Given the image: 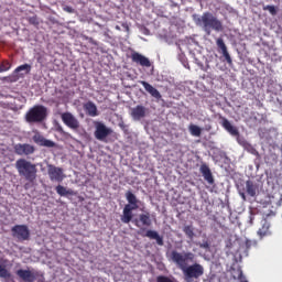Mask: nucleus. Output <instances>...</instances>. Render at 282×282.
<instances>
[{"label":"nucleus","mask_w":282,"mask_h":282,"mask_svg":"<svg viewBox=\"0 0 282 282\" xmlns=\"http://www.w3.org/2000/svg\"><path fill=\"white\" fill-rule=\"evenodd\" d=\"M17 155H32L36 148L30 143H18L13 147Z\"/></svg>","instance_id":"9b49d317"},{"label":"nucleus","mask_w":282,"mask_h":282,"mask_svg":"<svg viewBox=\"0 0 282 282\" xmlns=\"http://www.w3.org/2000/svg\"><path fill=\"white\" fill-rule=\"evenodd\" d=\"M113 133V130L111 128H108L105 123L100 121L95 122V132L94 135L96 140H99V142H105L109 135Z\"/></svg>","instance_id":"423d86ee"},{"label":"nucleus","mask_w":282,"mask_h":282,"mask_svg":"<svg viewBox=\"0 0 282 282\" xmlns=\"http://www.w3.org/2000/svg\"><path fill=\"white\" fill-rule=\"evenodd\" d=\"M140 85H142V87H144L145 91H148V94H150L152 96V98H156V100H160V98H162L160 90H158V88L153 87L148 82L141 80Z\"/></svg>","instance_id":"f3484780"},{"label":"nucleus","mask_w":282,"mask_h":282,"mask_svg":"<svg viewBox=\"0 0 282 282\" xmlns=\"http://www.w3.org/2000/svg\"><path fill=\"white\" fill-rule=\"evenodd\" d=\"M119 128L121 131H123V133H126V135H129V126H127L123 121L119 123Z\"/></svg>","instance_id":"72a5a7b5"},{"label":"nucleus","mask_w":282,"mask_h":282,"mask_svg":"<svg viewBox=\"0 0 282 282\" xmlns=\"http://www.w3.org/2000/svg\"><path fill=\"white\" fill-rule=\"evenodd\" d=\"M263 10L270 12L272 17H276V13H278L276 7L267 4L263 7Z\"/></svg>","instance_id":"7c9ffc66"},{"label":"nucleus","mask_w":282,"mask_h":282,"mask_svg":"<svg viewBox=\"0 0 282 282\" xmlns=\"http://www.w3.org/2000/svg\"><path fill=\"white\" fill-rule=\"evenodd\" d=\"M238 280L240 282H248V280L243 276V271L239 270Z\"/></svg>","instance_id":"e433bc0d"},{"label":"nucleus","mask_w":282,"mask_h":282,"mask_svg":"<svg viewBox=\"0 0 282 282\" xmlns=\"http://www.w3.org/2000/svg\"><path fill=\"white\" fill-rule=\"evenodd\" d=\"M55 191L57 195H61V197H67V195H74V192L72 189H67V187L63 185H57L55 187Z\"/></svg>","instance_id":"393cba45"},{"label":"nucleus","mask_w":282,"mask_h":282,"mask_svg":"<svg viewBox=\"0 0 282 282\" xmlns=\"http://www.w3.org/2000/svg\"><path fill=\"white\" fill-rule=\"evenodd\" d=\"M12 273H10L7 269L6 265L0 264V279H11Z\"/></svg>","instance_id":"cd10ccee"},{"label":"nucleus","mask_w":282,"mask_h":282,"mask_svg":"<svg viewBox=\"0 0 282 282\" xmlns=\"http://www.w3.org/2000/svg\"><path fill=\"white\" fill-rule=\"evenodd\" d=\"M29 23L31 25H39V18L36 15L29 18Z\"/></svg>","instance_id":"c9c22d12"},{"label":"nucleus","mask_w":282,"mask_h":282,"mask_svg":"<svg viewBox=\"0 0 282 282\" xmlns=\"http://www.w3.org/2000/svg\"><path fill=\"white\" fill-rule=\"evenodd\" d=\"M149 109L142 105H138L134 108H131L130 116L134 120H142L143 118H147V112Z\"/></svg>","instance_id":"4468645a"},{"label":"nucleus","mask_w":282,"mask_h":282,"mask_svg":"<svg viewBox=\"0 0 282 282\" xmlns=\"http://www.w3.org/2000/svg\"><path fill=\"white\" fill-rule=\"evenodd\" d=\"M156 282H177L174 278H170L166 275H159L156 276Z\"/></svg>","instance_id":"473e14b6"},{"label":"nucleus","mask_w":282,"mask_h":282,"mask_svg":"<svg viewBox=\"0 0 282 282\" xmlns=\"http://www.w3.org/2000/svg\"><path fill=\"white\" fill-rule=\"evenodd\" d=\"M239 195H240V197L243 199V202H246V193L239 192Z\"/></svg>","instance_id":"58836bf2"},{"label":"nucleus","mask_w":282,"mask_h":282,"mask_svg":"<svg viewBox=\"0 0 282 282\" xmlns=\"http://www.w3.org/2000/svg\"><path fill=\"white\" fill-rule=\"evenodd\" d=\"M132 224H134L137 228H141V230H144V228H150V226L153 224V220H151V213L144 212L143 214H140L138 218L132 220Z\"/></svg>","instance_id":"1a4fd4ad"},{"label":"nucleus","mask_w":282,"mask_h":282,"mask_svg":"<svg viewBox=\"0 0 282 282\" xmlns=\"http://www.w3.org/2000/svg\"><path fill=\"white\" fill-rule=\"evenodd\" d=\"M122 28H124L126 30H129V24L122 23Z\"/></svg>","instance_id":"ea45409f"},{"label":"nucleus","mask_w":282,"mask_h":282,"mask_svg":"<svg viewBox=\"0 0 282 282\" xmlns=\"http://www.w3.org/2000/svg\"><path fill=\"white\" fill-rule=\"evenodd\" d=\"M13 237L21 241H28L30 239V228L26 225H15L11 228Z\"/></svg>","instance_id":"9d476101"},{"label":"nucleus","mask_w":282,"mask_h":282,"mask_svg":"<svg viewBox=\"0 0 282 282\" xmlns=\"http://www.w3.org/2000/svg\"><path fill=\"white\" fill-rule=\"evenodd\" d=\"M15 169L20 177H24L26 182H30L31 184L36 182V177L39 173V169L36 167V164L25 159H19L15 162Z\"/></svg>","instance_id":"7ed1b4c3"},{"label":"nucleus","mask_w":282,"mask_h":282,"mask_svg":"<svg viewBox=\"0 0 282 282\" xmlns=\"http://www.w3.org/2000/svg\"><path fill=\"white\" fill-rule=\"evenodd\" d=\"M47 174L51 182H57L58 184H61V182L65 180V172L63 171V169L52 164L47 165Z\"/></svg>","instance_id":"0eeeda50"},{"label":"nucleus","mask_w":282,"mask_h":282,"mask_svg":"<svg viewBox=\"0 0 282 282\" xmlns=\"http://www.w3.org/2000/svg\"><path fill=\"white\" fill-rule=\"evenodd\" d=\"M258 235L261 239H263V237L272 235V232L270 231V223H268V220H263L262 227L258 230Z\"/></svg>","instance_id":"4be33fe9"},{"label":"nucleus","mask_w":282,"mask_h":282,"mask_svg":"<svg viewBox=\"0 0 282 282\" xmlns=\"http://www.w3.org/2000/svg\"><path fill=\"white\" fill-rule=\"evenodd\" d=\"M126 199L128 204L123 207V216L121 217V221L123 224H130L133 219V210H138L140 208V200L132 192L128 191L126 193Z\"/></svg>","instance_id":"20e7f679"},{"label":"nucleus","mask_w":282,"mask_h":282,"mask_svg":"<svg viewBox=\"0 0 282 282\" xmlns=\"http://www.w3.org/2000/svg\"><path fill=\"white\" fill-rule=\"evenodd\" d=\"M199 172L202 173L205 182L209 183L210 185L215 184V177H213V172L206 163H203L200 165Z\"/></svg>","instance_id":"dca6fc26"},{"label":"nucleus","mask_w":282,"mask_h":282,"mask_svg":"<svg viewBox=\"0 0 282 282\" xmlns=\"http://www.w3.org/2000/svg\"><path fill=\"white\" fill-rule=\"evenodd\" d=\"M19 72H25V74H30V72H32V66L30 64L20 65L14 69V74H19Z\"/></svg>","instance_id":"bb28decb"},{"label":"nucleus","mask_w":282,"mask_h":282,"mask_svg":"<svg viewBox=\"0 0 282 282\" xmlns=\"http://www.w3.org/2000/svg\"><path fill=\"white\" fill-rule=\"evenodd\" d=\"M116 30H120V26L117 25V26H116Z\"/></svg>","instance_id":"a19ab883"},{"label":"nucleus","mask_w":282,"mask_h":282,"mask_svg":"<svg viewBox=\"0 0 282 282\" xmlns=\"http://www.w3.org/2000/svg\"><path fill=\"white\" fill-rule=\"evenodd\" d=\"M194 21L198 28H202L207 36H210L213 30L215 32H221L224 24L210 12H204L203 17L195 18Z\"/></svg>","instance_id":"f03ea898"},{"label":"nucleus","mask_w":282,"mask_h":282,"mask_svg":"<svg viewBox=\"0 0 282 282\" xmlns=\"http://www.w3.org/2000/svg\"><path fill=\"white\" fill-rule=\"evenodd\" d=\"M191 135H194L195 138H199L202 135V128L195 124H189L188 127Z\"/></svg>","instance_id":"a878e982"},{"label":"nucleus","mask_w":282,"mask_h":282,"mask_svg":"<svg viewBox=\"0 0 282 282\" xmlns=\"http://www.w3.org/2000/svg\"><path fill=\"white\" fill-rule=\"evenodd\" d=\"M7 262H8V260H4V261H3V263H7Z\"/></svg>","instance_id":"79ce46f5"},{"label":"nucleus","mask_w":282,"mask_h":282,"mask_svg":"<svg viewBox=\"0 0 282 282\" xmlns=\"http://www.w3.org/2000/svg\"><path fill=\"white\" fill-rule=\"evenodd\" d=\"M61 119L68 129H72L73 131H78V129H80V121H78L72 112H63Z\"/></svg>","instance_id":"6e6552de"},{"label":"nucleus","mask_w":282,"mask_h":282,"mask_svg":"<svg viewBox=\"0 0 282 282\" xmlns=\"http://www.w3.org/2000/svg\"><path fill=\"white\" fill-rule=\"evenodd\" d=\"M10 67H12V64H10V62H8V61H3L0 64V74H3V72H8L10 69Z\"/></svg>","instance_id":"2f4dec72"},{"label":"nucleus","mask_w":282,"mask_h":282,"mask_svg":"<svg viewBox=\"0 0 282 282\" xmlns=\"http://www.w3.org/2000/svg\"><path fill=\"white\" fill-rule=\"evenodd\" d=\"M171 259L173 263L183 272L184 281L198 282L204 276V265L195 262V253L193 252H178L177 250L171 251ZM188 263H193L189 264Z\"/></svg>","instance_id":"f257e3e1"},{"label":"nucleus","mask_w":282,"mask_h":282,"mask_svg":"<svg viewBox=\"0 0 282 282\" xmlns=\"http://www.w3.org/2000/svg\"><path fill=\"white\" fill-rule=\"evenodd\" d=\"M130 58L132 63H135V65H140L141 67H151V59L138 52H132Z\"/></svg>","instance_id":"f8f14e48"},{"label":"nucleus","mask_w":282,"mask_h":282,"mask_svg":"<svg viewBox=\"0 0 282 282\" xmlns=\"http://www.w3.org/2000/svg\"><path fill=\"white\" fill-rule=\"evenodd\" d=\"M84 110L86 111L87 116L90 118H96L98 116V107L93 101H88L84 105Z\"/></svg>","instance_id":"6ab92c4d"},{"label":"nucleus","mask_w":282,"mask_h":282,"mask_svg":"<svg viewBox=\"0 0 282 282\" xmlns=\"http://www.w3.org/2000/svg\"><path fill=\"white\" fill-rule=\"evenodd\" d=\"M245 250L248 252L251 248H257V240L246 239L243 245Z\"/></svg>","instance_id":"c85d7f7f"},{"label":"nucleus","mask_w":282,"mask_h":282,"mask_svg":"<svg viewBox=\"0 0 282 282\" xmlns=\"http://www.w3.org/2000/svg\"><path fill=\"white\" fill-rule=\"evenodd\" d=\"M33 142L39 144V147H46L47 149H54V147H56L54 141L45 139V137L41 135L40 133H36L33 137Z\"/></svg>","instance_id":"2eb2a0df"},{"label":"nucleus","mask_w":282,"mask_h":282,"mask_svg":"<svg viewBox=\"0 0 282 282\" xmlns=\"http://www.w3.org/2000/svg\"><path fill=\"white\" fill-rule=\"evenodd\" d=\"M216 45L220 54H223L226 63H228L229 65H232V57H230V53H228V46H226V42H224V39L218 37L216 40Z\"/></svg>","instance_id":"ddd939ff"},{"label":"nucleus","mask_w":282,"mask_h":282,"mask_svg":"<svg viewBox=\"0 0 282 282\" xmlns=\"http://www.w3.org/2000/svg\"><path fill=\"white\" fill-rule=\"evenodd\" d=\"M17 275L22 279V281L24 282H33L36 281V275L30 271V270H23V269H19L17 271Z\"/></svg>","instance_id":"a211bd4d"},{"label":"nucleus","mask_w":282,"mask_h":282,"mask_svg":"<svg viewBox=\"0 0 282 282\" xmlns=\"http://www.w3.org/2000/svg\"><path fill=\"white\" fill-rule=\"evenodd\" d=\"M242 147L247 153H250L251 155H254L256 158H261V154H259V151L254 149V147L247 141L242 143Z\"/></svg>","instance_id":"b1692460"},{"label":"nucleus","mask_w":282,"mask_h":282,"mask_svg":"<svg viewBox=\"0 0 282 282\" xmlns=\"http://www.w3.org/2000/svg\"><path fill=\"white\" fill-rule=\"evenodd\" d=\"M47 118V108L43 105H35L29 109L24 116L25 122L29 124H39Z\"/></svg>","instance_id":"39448f33"},{"label":"nucleus","mask_w":282,"mask_h":282,"mask_svg":"<svg viewBox=\"0 0 282 282\" xmlns=\"http://www.w3.org/2000/svg\"><path fill=\"white\" fill-rule=\"evenodd\" d=\"M224 129L226 131H228V133H230V135H239V129H237V127L232 126V123L229 122L228 119L223 118V122H221Z\"/></svg>","instance_id":"412c9836"},{"label":"nucleus","mask_w":282,"mask_h":282,"mask_svg":"<svg viewBox=\"0 0 282 282\" xmlns=\"http://www.w3.org/2000/svg\"><path fill=\"white\" fill-rule=\"evenodd\" d=\"M183 232H185L188 239H193V237H195V231H193V226H185L183 228Z\"/></svg>","instance_id":"c756f323"},{"label":"nucleus","mask_w":282,"mask_h":282,"mask_svg":"<svg viewBox=\"0 0 282 282\" xmlns=\"http://www.w3.org/2000/svg\"><path fill=\"white\" fill-rule=\"evenodd\" d=\"M64 12H68V14H74V8H72L69 6H65L64 7Z\"/></svg>","instance_id":"4c0bfd02"},{"label":"nucleus","mask_w":282,"mask_h":282,"mask_svg":"<svg viewBox=\"0 0 282 282\" xmlns=\"http://www.w3.org/2000/svg\"><path fill=\"white\" fill-rule=\"evenodd\" d=\"M143 237H148V239L156 240L158 246H164V238L158 234L155 230L149 229Z\"/></svg>","instance_id":"aec40b11"},{"label":"nucleus","mask_w":282,"mask_h":282,"mask_svg":"<svg viewBox=\"0 0 282 282\" xmlns=\"http://www.w3.org/2000/svg\"><path fill=\"white\" fill-rule=\"evenodd\" d=\"M246 189H247V194L250 197H256L257 196V185L252 181H247L246 182Z\"/></svg>","instance_id":"5701e85b"},{"label":"nucleus","mask_w":282,"mask_h":282,"mask_svg":"<svg viewBox=\"0 0 282 282\" xmlns=\"http://www.w3.org/2000/svg\"><path fill=\"white\" fill-rule=\"evenodd\" d=\"M56 131H57V133H59L61 135H64L65 138H69V133L66 132L61 126H58V127L56 128Z\"/></svg>","instance_id":"f704fd0d"}]
</instances>
